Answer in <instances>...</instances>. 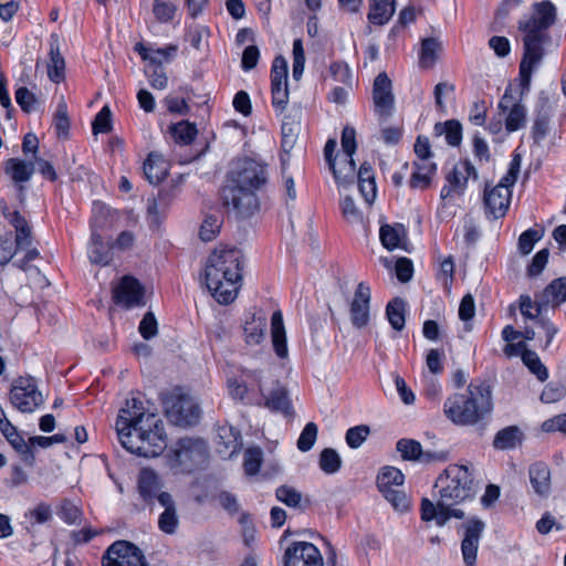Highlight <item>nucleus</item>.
I'll return each instance as SVG.
<instances>
[{"label": "nucleus", "instance_id": "obj_33", "mask_svg": "<svg viewBox=\"0 0 566 566\" xmlns=\"http://www.w3.org/2000/svg\"><path fill=\"white\" fill-rule=\"evenodd\" d=\"M415 170L410 177L409 186L412 189L424 190L427 189L437 171V166L433 161H415Z\"/></svg>", "mask_w": 566, "mask_h": 566}, {"label": "nucleus", "instance_id": "obj_61", "mask_svg": "<svg viewBox=\"0 0 566 566\" xmlns=\"http://www.w3.org/2000/svg\"><path fill=\"white\" fill-rule=\"evenodd\" d=\"M219 505L230 515H234L240 511V504L237 496L228 491H221L216 495Z\"/></svg>", "mask_w": 566, "mask_h": 566}, {"label": "nucleus", "instance_id": "obj_18", "mask_svg": "<svg viewBox=\"0 0 566 566\" xmlns=\"http://www.w3.org/2000/svg\"><path fill=\"white\" fill-rule=\"evenodd\" d=\"M500 114L505 118V128L509 133L525 126L527 109L520 101H516L509 87L499 102Z\"/></svg>", "mask_w": 566, "mask_h": 566}, {"label": "nucleus", "instance_id": "obj_59", "mask_svg": "<svg viewBox=\"0 0 566 566\" xmlns=\"http://www.w3.org/2000/svg\"><path fill=\"white\" fill-rule=\"evenodd\" d=\"M541 233L537 230L528 229L524 231L518 238V251L523 255L532 252L535 243L541 239Z\"/></svg>", "mask_w": 566, "mask_h": 566}, {"label": "nucleus", "instance_id": "obj_9", "mask_svg": "<svg viewBox=\"0 0 566 566\" xmlns=\"http://www.w3.org/2000/svg\"><path fill=\"white\" fill-rule=\"evenodd\" d=\"M10 401L21 412H33L43 403V397L33 378L20 377L12 385Z\"/></svg>", "mask_w": 566, "mask_h": 566}, {"label": "nucleus", "instance_id": "obj_48", "mask_svg": "<svg viewBox=\"0 0 566 566\" xmlns=\"http://www.w3.org/2000/svg\"><path fill=\"white\" fill-rule=\"evenodd\" d=\"M342 465V459L336 450L332 448L324 449L319 454V468L327 474L336 473Z\"/></svg>", "mask_w": 566, "mask_h": 566}, {"label": "nucleus", "instance_id": "obj_10", "mask_svg": "<svg viewBox=\"0 0 566 566\" xmlns=\"http://www.w3.org/2000/svg\"><path fill=\"white\" fill-rule=\"evenodd\" d=\"M484 530L485 523L475 516L461 524L459 532L462 535L461 554L464 566H475L480 539Z\"/></svg>", "mask_w": 566, "mask_h": 566}, {"label": "nucleus", "instance_id": "obj_53", "mask_svg": "<svg viewBox=\"0 0 566 566\" xmlns=\"http://www.w3.org/2000/svg\"><path fill=\"white\" fill-rule=\"evenodd\" d=\"M165 416L171 423H177V392L176 389L163 391L160 395Z\"/></svg>", "mask_w": 566, "mask_h": 566}, {"label": "nucleus", "instance_id": "obj_15", "mask_svg": "<svg viewBox=\"0 0 566 566\" xmlns=\"http://www.w3.org/2000/svg\"><path fill=\"white\" fill-rule=\"evenodd\" d=\"M512 186L514 185L504 182L503 178L493 187L485 186L483 203L488 218L499 219L505 216L512 198Z\"/></svg>", "mask_w": 566, "mask_h": 566}, {"label": "nucleus", "instance_id": "obj_11", "mask_svg": "<svg viewBox=\"0 0 566 566\" xmlns=\"http://www.w3.org/2000/svg\"><path fill=\"white\" fill-rule=\"evenodd\" d=\"M103 566H148L143 552L125 541L113 543L105 552Z\"/></svg>", "mask_w": 566, "mask_h": 566}, {"label": "nucleus", "instance_id": "obj_58", "mask_svg": "<svg viewBox=\"0 0 566 566\" xmlns=\"http://www.w3.org/2000/svg\"><path fill=\"white\" fill-rule=\"evenodd\" d=\"M370 430L368 426H356L347 430L346 442L353 448H359L369 436Z\"/></svg>", "mask_w": 566, "mask_h": 566}, {"label": "nucleus", "instance_id": "obj_57", "mask_svg": "<svg viewBox=\"0 0 566 566\" xmlns=\"http://www.w3.org/2000/svg\"><path fill=\"white\" fill-rule=\"evenodd\" d=\"M220 227H221V221L218 217H214V216L207 217L200 227V231H199L200 239L205 242H209V241L213 240L217 237V234L219 233Z\"/></svg>", "mask_w": 566, "mask_h": 566}, {"label": "nucleus", "instance_id": "obj_23", "mask_svg": "<svg viewBox=\"0 0 566 566\" xmlns=\"http://www.w3.org/2000/svg\"><path fill=\"white\" fill-rule=\"evenodd\" d=\"M373 99L376 112L380 116L390 115L394 108L395 98L392 94L391 80L385 72L379 73L374 81Z\"/></svg>", "mask_w": 566, "mask_h": 566}, {"label": "nucleus", "instance_id": "obj_62", "mask_svg": "<svg viewBox=\"0 0 566 566\" xmlns=\"http://www.w3.org/2000/svg\"><path fill=\"white\" fill-rule=\"evenodd\" d=\"M111 109L108 106H104L95 116V119L92 124L93 133L99 134V133H108L112 129V122H111Z\"/></svg>", "mask_w": 566, "mask_h": 566}, {"label": "nucleus", "instance_id": "obj_56", "mask_svg": "<svg viewBox=\"0 0 566 566\" xmlns=\"http://www.w3.org/2000/svg\"><path fill=\"white\" fill-rule=\"evenodd\" d=\"M317 426L314 422H308L297 439V448L302 452H306L312 449L317 438Z\"/></svg>", "mask_w": 566, "mask_h": 566}, {"label": "nucleus", "instance_id": "obj_27", "mask_svg": "<svg viewBox=\"0 0 566 566\" xmlns=\"http://www.w3.org/2000/svg\"><path fill=\"white\" fill-rule=\"evenodd\" d=\"M528 478L533 491L542 497L548 496L552 490L551 470L545 462H535L528 469Z\"/></svg>", "mask_w": 566, "mask_h": 566}, {"label": "nucleus", "instance_id": "obj_46", "mask_svg": "<svg viewBox=\"0 0 566 566\" xmlns=\"http://www.w3.org/2000/svg\"><path fill=\"white\" fill-rule=\"evenodd\" d=\"M522 360L530 371L538 378V380L545 381L548 378L547 368L542 364L535 352L524 349L522 353Z\"/></svg>", "mask_w": 566, "mask_h": 566}, {"label": "nucleus", "instance_id": "obj_64", "mask_svg": "<svg viewBox=\"0 0 566 566\" xmlns=\"http://www.w3.org/2000/svg\"><path fill=\"white\" fill-rule=\"evenodd\" d=\"M15 101L25 113H31L36 104L35 95L27 87H19L15 91Z\"/></svg>", "mask_w": 566, "mask_h": 566}, {"label": "nucleus", "instance_id": "obj_63", "mask_svg": "<svg viewBox=\"0 0 566 566\" xmlns=\"http://www.w3.org/2000/svg\"><path fill=\"white\" fill-rule=\"evenodd\" d=\"M59 514L61 518L67 524L80 523L82 516L81 510L67 500L62 502Z\"/></svg>", "mask_w": 566, "mask_h": 566}, {"label": "nucleus", "instance_id": "obj_5", "mask_svg": "<svg viewBox=\"0 0 566 566\" xmlns=\"http://www.w3.org/2000/svg\"><path fill=\"white\" fill-rule=\"evenodd\" d=\"M493 411L491 386L482 380L471 381L464 392L449 396L443 405L446 417L455 426H475Z\"/></svg>", "mask_w": 566, "mask_h": 566}, {"label": "nucleus", "instance_id": "obj_37", "mask_svg": "<svg viewBox=\"0 0 566 566\" xmlns=\"http://www.w3.org/2000/svg\"><path fill=\"white\" fill-rule=\"evenodd\" d=\"M451 505H440V500H438L437 504H433L428 499H422L421 501V520L424 522L436 521L438 526H444L450 520L448 507Z\"/></svg>", "mask_w": 566, "mask_h": 566}, {"label": "nucleus", "instance_id": "obj_13", "mask_svg": "<svg viewBox=\"0 0 566 566\" xmlns=\"http://www.w3.org/2000/svg\"><path fill=\"white\" fill-rule=\"evenodd\" d=\"M198 129L196 124L188 120H179V164H187L202 156L208 145L203 140H197Z\"/></svg>", "mask_w": 566, "mask_h": 566}, {"label": "nucleus", "instance_id": "obj_24", "mask_svg": "<svg viewBox=\"0 0 566 566\" xmlns=\"http://www.w3.org/2000/svg\"><path fill=\"white\" fill-rule=\"evenodd\" d=\"M201 416L202 410L198 398L179 390V428L197 426Z\"/></svg>", "mask_w": 566, "mask_h": 566}, {"label": "nucleus", "instance_id": "obj_55", "mask_svg": "<svg viewBox=\"0 0 566 566\" xmlns=\"http://www.w3.org/2000/svg\"><path fill=\"white\" fill-rule=\"evenodd\" d=\"M276 499L290 507H300L302 494L292 486L282 485L276 489Z\"/></svg>", "mask_w": 566, "mask_h": 566}, {"label": "nucleus", "instance_id": "obj_17", "mask_svg": "<svg viewBox=\"0 0 566 566\" xmlns=\"http://www.w3.org/2000/svg\"><path fill=\"white\" fill-rule=\"evenodd\" d=\"M396 449L403 460L423 464L447 461L449 455L447 451L423 450L419 441L406 438L398 440Z\"/></svg>", "mask_w": 566, "mask_h": 566}, {"label": "nucleus", "instance_id": "obj_21", "mask_svg": "<svg viewBox=\"0 0 566 566\" xmlns=\"http://www.w3.org/2000/svg\"><path fill=\"white\" fill-rule=\"evenodd\" d=\"M370 287L360 282L354 293L350 303V322L356 328H363L368 325L370 318Z\"/></svg>", "mask_w": 566, "mask_h": 566}, {"label": "nucleus", "instance_id": "obj_40", "mask_svg": "<svg viewBox=\"0 0 566 566\" xmlns=\"http://www.w3.org/2000/svg\"><path fill=\"white\" fill-rule=\"evenodd\" d=\"M538 297L547 308L560 305L566 301V277L554 280Z\"/></svg>", "mask_w": 566, "mask_h": 566}, {"label": "nucleus", "instance_id": "obj_28", "mask_svg": "<svg viewBox=\"0 0 566 566\" xmlns=\"http://www.w3.org/2000/svg\"><path fill=\"white\" fill-rule=\"evenodd\" d=\"M169 169L170 164L157 153H150L143 167L144 175L151 185L160 184L167 177Z\"/></svg>", "mask_w": 566, "mask_h": 566}, {"label": "nucleus", "instance_id": "obj_42", "mask_svg": "<svg viewBox=\"0 0 566 566\" xmlns=\"http://www.w3.org/2000/svg\"><path fill=\"white\" fill-rule=\"evenodd\" d=\"M442 44L436 38H427L422 40L419 55V64L423 69L432 67L441 52Z\"/></svg>", "mask_w": 566, "mask_h": 566}, {"label": "nucleus", "instance_id": "obj_38", "mask_svg": "<svg viewBox=\"0 0 566 566\" xmlns=\"http://www.w3.org/2000/svg\"><path fill=\"white\" fill-rule=\"evenodd\" d=\"M379 237L382 245L388 250H395L403 247L406 239L405 227L400 223L384 224L380 227Z\"/></svg>", "mask_w": 566, "mask_h": 566}, {"label": "nucleus", "instance_id": "obj_19", "mask_svg": "<svg viewBox=\"0 0 566 566\" xmlns=\"http://www.w3.org/2000/svg\"><path fill=\"white\" fill-rule=\"evenodd\" d=\"M144 294L145 291L136 279L124 276L114 287L113 298L117 305L132 308L145 305Z\"/></svg>", "mask_w": 566, "mask_h": 566}, {"label": "nucleus", "instance_id": "obj_31", "mask_svg": "<svg viewBox=\"0 0 566 566\" xmlns=\"http://www.w3.org/2000/svg\"><path fill=\"white\" fill-rule=\"evenodd\" d=\"M3 213L15 229L14 241L17 250H25L30 248L32 243V234L27 220L18 211L7 212V209H3Z\"/></svg>", "mask_w": 566, "mask_h": 566}, {"label": "nucleus", "instance_id": "obj_22", "mask_svg": "<svg viewBox=\"0 0 566 566\" xmlns=\"http://www.w3.org/2000/svg\"><path fill=\"white\" fill-rule=\"evenodd\" d=\"M260 394L262 395V405L266 409L275 412H281L286 417L292 416L293 410L287 395L286 388L279 381H272L271 388H265L263 382Z\"/></svg>", "mask_w": 566, "mask_h": 566}, {"label": "nucleus", "instance_id": "obj_47", "mask_svg": "<svg viewBox=\"0 0 566 566\" xmlns=\"http://www.w3.org/2000/svg\"><path fill=\"white\" fill-rule=\"evenodd\" d=\"M219 443L224 446V451H229L232 455L238 452L241 447L240 432L234 430L232 427H220L218 430Z\"/></svg>", "mask_w": 566, "mask_h": 566}, {"label": "nucleus", "instance_id": "obj_51", "mask_svg": "<svg viewBox=\"0 0 566 566\" xmlns=\"http://www.w3.org/2000/svg\"><path fill=\"white\" fill-rule=\"evenodd\" d=\"M53 511L51 505L39 503L25 513V518L32 524H43L52 518Z\"/></svg>", "mask_w": 566, "mask_h": 566}, {"label": "nucleus", "instance_id": "obj_45", "mask_svg": "<svg viewBox=\"0 0 566 566\" xmlns=\"http://www.w3.org/2000/svg\"><path fill=\"white\" fill-rule=\"evenodd\" d=\"M406 303L402 298L396 297L387 304V318L396 331H401L405 326Z\"/></svg>", "mask_w": 566, "mask_h": 566}, {"label": "nucleus", "instance_id": "obj_16", "mask_svg": "<svg viewBox=\"0 0 566 566\" xmlns=\"http://www.w3.org/2000/svg\"><path fill=\"white\" fill-rule=\"evenodd\" d=\"M520 311L521 314L526 319L534 321L535 325L541 327L546 335V344L547 347L557 333V328L552 324V322L544 316V313L547 311V307L542 302V300L537 296L535 301L531 298L528 295L520 296Z\"/></svg>", "mask_w": 566, "mask_h": 566}, {"label": "nucleus", "instance_id": "obj_26", "mask_svg": "<svg viewBox=\"0 0 566 566\" xmlns=\"http://www.w3.org/2000/svg\"><path fill=\"white\" fill-rule=\"evenodd\" d=\"M135 51L140 55L143 61L148 62L151 69H163L164 64L172 61L176 48L168 45L163 49H155L138 42L135 44Z\"/></svg>", "mask_w": 566, "mask_h": 566}, {"label": "nucleus", "instance_id": "obj_34", "mask_svg": "<svg viewBox=\"0 0 566 566\" xmlns=\"http://www.w3.org/2000/svg\"><path fill=\"white\" fill-rule=\"evenodd\" d=\"M266 318L263 315L256 316L253 314L250 319H247L243 326L244 340L248 345H259L265 335Z\"/></svg>", "mask_w": 566, "mask_h": 566}, {"label": "nucleus", "instance_id": "obj_39", "mask_svg": "<svg viewBox=\"0 0 566 566\" xmlns=\"http://www.w3.org/2000/svg\"><path fill=\"white\" fill-rule=\"evenodd\" d=\"M329 169L338 186L353 184L356 178V165L352 156L343 155L337 163H334V167Z\"/></svg>", "mask_w": 566, "mask_h": 566}, {"label": "nucleus", "instance_id": "obj_32", "mask_svg": "<svg viewBox=\"0 0 566 566\" xmlns=\"http://www.w3.org/2000/svg\"><path fill=\"white\" fill-rule=\"evenodd\" d=\"M469 178L476 179L478 172L475 167L469 160H464L457 165L447 176V182L451 184L453 188H455L457 195H462Z\"/></svg>", "mask_w": 566, "mask_h": 566}, {"label": "nucleus", "instance_id": "obj_44", "mask_svg": "<svg viewBox=\"0 0 566 566\" xmlns=\"http://www.w3.org/2000/svg\"><path fill=\"white\" fill-rule=\"evenodd\" d=\"M434 133L437 135H444L446 140L450 146H459L462 140V126L455 119H449L444 123H437L434 125Z\"/></svg>", "mask_w": 566, "mask_h": 566}, {"label": "nucleus", "instance_id": "obj_3", "mask_svg": "<svg viewBox=\"0 0 566 566\" xmlns=\"http://www.w3.org/2000/svg\"><path fill=\"white\" fill-rule=\"evenodd\" d=\"M268 182L266 167L251 158L238 159L228 172L222 188L223 205L241 218L253 216L260 208L258 192Z\"/></svg>", "mask_w": 566, "mask_h": 566}, {"label": "nucleus", "instance_id": "obj_52", "mask_svg": "<svg viewBox=\"0 0 566 566\" xmlns=\"http://www.w3.org/2000/svg\"><path fill=\"white\" fill-rule=\"evenodd\" d=\"M340 210L345 220L352 224L363 222V212L357 208L354 199L349 196L340 200Z\"/></svg>", "mask_w": 566, "mask_h": 566}, {"label": "nucleus", "instance_id": "obj_43", "mask_svg": "<svg viewBox=\"0 0 566 566\" xmlns=\"http://www.w3.org/2000/svg\"><path fill=\"white\" fill-rule=\"evenodd\" d=\"M159 481L157 474L149 469L140 471L138 476V492L145 501H149L158 493Z\"/></svg>", "mask_w": 566, "mask_h": 566}, {"label": "nucleus", "instance_id": "obj_8", "mask_svg": "<svg viewBox=\"0 0 566 566\" xmlns=\"http://www.w3.org/2000/svg\"><path fill=\"white\" fill-rule=\"evenodd\" d=\"M263 377L260 371L244 370L239 377L228 379V391L231 398L243 401L247 405H262L260 394Z\"/></svg>", "mask_w": 566, "mask_h": 566}, {"label": "nucleus", "instance_id": "obj_30", "mask_svg": "<svg viewBox=\"0 0 566 566\" xmlns=\"http://www.w3.org/2000/svg\"><path fill=\"white\" fill-rule=\"evenodd\" d=\"M4 172L22 190V184L28 182L34 172V164L19 158H10L4 163Z\"/></svg>", "mask_w": 566, "mask_h": 566}, {"label": "nucleus", "instance_id": "obj_25", "mask_svg": "<svg viewBox=\"0 0 566 566\" xmlns=\"http://www.w3.org/2000/svg\"><path fill=\"white\" fill-rule=\"evenodd\" d=\"M46 69L48 77L53 83H61L65 80V60L60 50V38L55 33L50 36V53Z\"/></svg>", "mask_w": 566, "mask_h": 566}, {"label": "nucleus", "instance_id": "obj_2", "mask_svg": "<svg viewBox=\"0 0 566 566\" xmlns=\"http://www.w3.org/2000/svg\"><path fill=\"white\" fill-rule=\"evenodd\" d=\"M556 21V7L548 0L533 4L530 15L518 21L522 33L523 57L520 63L521 95L530 91L532 73L544 56V45L551 42L548 29Z\"/></svg>", "mask_w": 566, "mask_h": 566}, {"label": "nucleus", "instance_id": "obj_12", "mask_svg": "<svg viewBox=\"0 0 566 566\" xmlns=\"http://www.w3.org/2000/svg\"><path fill=\"white\" fill-rule=\"evenodd\" d=\"M208 446L200 438L179 439V468L185 472L202 469L208 462Z\"/></svg>", "mask_w": 566, "mask_h": 566}, {"label": "nucleus", "instance_id": "obj_35", "mask_svg": "<svg viewBox=\"0 0 566 566\" xmlns=\"http://www.w3.org/2000/svg\"><path fill=\"white\" fill-rule=\"evenodd\" d=\"M272 343L276 355L281 358L287 356L286 336L283 323V316L280 311L272 314L271 317Z\"/></svg>", "mask_w": 566, "mask_h": 566}, {"label": "nucleus", "instance_id": "obj_14", "mask_svg": "<svg viewBox=\"0 0 566 566\" xmlns=\"http://www.w3.org/2000/svg\"><path fill=\"white\" fill-rule=\"evenodd\" d=\"M283 566H324V558L314 544L295 541L284 551Z\"/></svg>", "mask_w": 566, "mask_h": 566}, {"label": "nucleus", "instance_id": "obj_50", "mask_svg": "<svg viewBox=\"0 0 566 566\" xmlns=\"http://www.w3.org/2000/svg\"><path fill=\"white\" fill-rule=\"evenodd\" d=\"M263 460V452L261 448H249L244 452L243 468L248 475H254L259 472Z\"/></svg>", "mask_w": 566, "mask_h": 566}, {"label": "nucleus", "instance_id": "obj_29", "mask_svg": "<svg viewBox=\"0 0 566 566\" xmlns=\"http://www.w3.org/2000/svg\"><path fill=\"white\" fill-rule=\"evenodd\" d=\"M87 255L92 264L106 266L113 260L112 245L105 243L96 231H92Z\"/></svg>", "mask_w": 566, "mask_h": 566}, {"label": "nucleus", "instance_id": "obj_7", "mask_svg": "<svg viewBox=\"0 0 566 566\" xmlns=\"http://www.w3.org/2000/svg\"><path fill=\"white\" fill-rule=\"evenodd\" d=\"M405 475L395 467H385L377 476V486L385 499L397 511L409 507V499L402 490Z\"/></svg>", "mask_w": 566, "mask_h": 566}, {"label": "nucleus", "instance_id": "obj_49", "mask_svg": "<svg viewBox=\"0 0 566 566\" xmlns=\"http://www.w3.org/2000/svg\"><path fill=\"white\" fill-rule=\"evenodd\" d=\"M549 132V116L546 112L539 111L532 126V138L535 144H541Z\"/></svg>", "mask_w": 566, "mask_h": 566}, {"label": "nucleus", "instance_id": "obj_41", "mask_svg": "<svg viewBox=\"0 0 566 566\" xmlns=\"http://www.w3.org/2000/svg\"><path fill=\"white\" fill-rule=\"evenodd\" d=\"M523 433L516 426H510L500 430L493 440V447L499 450L514 449L521 444Z\"/></svg>", "mask_w": 566, "mask_h": 566}, {"label": "nucleus", "instance_id": "obj_54", "mask_svg": "<svg viewBox=\"0 0 566 566\" xmlns=\"http://www.w3.org/2000/svg\"><path fill=\"white\" fill-rule=\"evenodd\" d=\"M54 127L59 137H65L70 128V119L67 114V106L64 98L57 103L56 112L54 114Z\"/></svg>", "mask_w": 566, "mask_h": 566}, {"label": "nucleus", "instance_id": "obj_60", "mask_svg": "<svg viewBox=\"0 0 566 566\" xmlns=\"http://www.w3.org/2000/svg\"><path fill=\"white\" fill-rule=\"evenodd\" d=\"M139 334L144 339H150L157 335L158 324L153 312H147L138 326Z\"/></svg>", "mask_w": 566, "mask_h": 566}, {"label": "nucleus", "instance_id": "obj_4", "mask_svg": "<svg viewBox=\"0 0 566 566\" xmlns=\"http://www.w3.org/2000/svg\"><path fill=\"white\" fill-rule=\"evenodd\" d=\"M242 252L228 245L217 247L208 256L205 280L208 290L220 304L233 302L242 277Z\"/></svg>", "mask_w": 566, "mask_h": 566}, {"label": "nucleus", "instance_id": "obj_1", "mask_svg": "<svg viewBox=\"0 0 566 566\" xmlns=\"http://www.w3.org/2000/svg\"><path fill=\"white\" fill-rule=\"evenodd\" d=\"M115 430L123 448L138 457L155 458L167 448L163 421L146 412L143 402L136 398L127 399L119 409Z\"/></svg>", "mask_w": 566, "mask_h": 566}, {"label": "nucleus", "instance_id": "obj_6", "mask_svg": "<svg viewBox=\"0 0 566 566\" xmlns=\"http://www.w3.org/2000/svg\"><path fill=\"white\" fill-rule=\"evenodd\" d=\"M440 505H457L475 495V484L467 465L450 464L438 476L434 483Z\"/></svg>", "mask_w": 566, "mask_h": 566}, {"label": "nucleus", "instance_id": "obj_36", "mask_svg": "<svg viewBox=\"0 0 566 566\" xmlns=\"http://www.w3.org/2000/svg\"><path fill=\"white\" fill-rule=\"evenodd\" d=\"M395 13V0H369L368 20L373 24L387 23Z\"/></svg>", "mask_w": 566, "mask_h": 566}, {"label": "nucleus", "instance_id": "obj_20", "mask_svg": "<svg viewBox=\"0 0 566 566\" xmlns=\"http://www.w3.org/2000/svg\"><path fill=\"white\" fill-rule=\"evenodd\" d=\"M209 29L201 24L187 27L185 33L184 55L192 61H201L208 53Z\"/></svg>", "mask_w": 566, "mask_h": 566}]
</instances>
